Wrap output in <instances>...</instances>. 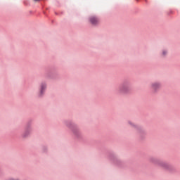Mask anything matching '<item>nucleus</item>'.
<instances>
[{
    "mask_svg": "<svg viewBox=\"0 0 180 180\" xmlns=\"http://www.w3.org/2000/svg\"><path fill=\"white\" fill-rule=\"evenodd\" d=\"M46 88H47V84H46V83H41L40 87V95H43V94H44Z\"/></svg>",
    "mask_w": 180,
    "mask_h": 180,
    "instance_id": "423d86ee",
    "label": "nucleus"
},
{
    "mask_svg": "<svg viewBox=\"0 0 180 180\" xmlns=\"http://www.w3.org/2000/svg\"><path fill=\"white\" fill-rule=\"evenodd\" d=\"M129 124L132 127H134V129H137L138 133H139V134H141V133H143V130L140 129V127H139V126L136 125L134 123L131 122H129Z\"/></svg>",
    "mask_w": 180,
    "mask_h": 180,
    "instance_id": "39448f33",
    "label": "nucleus"
},
{
    "mask_svg": "<svg viewBox=\"0 0 180 180\" xmlns=\"http://www.w3.org/2000/svg\"><path fill=\"white\" fill-rule=\"evenodd\" d=\"M23 137H26V134H23Z\"/></svg>",
    "mask_w": 180,
    "mask_h": 180,
    "instance_id": "1a4fd4ad",
    "label": "nucleus"
},
{
    "mask_svg": "<svg viewBox=\"0 0 180 180\" xmlns=\"http://www.w3.org/2000/svg\"><path fill=\"white\" fill-rule=\"evenodd\" d=\"M130 91V86L126 84H122L119 89L120 94H129Z\"/></svg>",
    "mask_w": 180,
    "mask_h": 180,
    "instance_id": "f03ea898",
    "label": "nucleus"
},
{
    "mask_svg": "<svg viewBox=\"0 0 180 180\" xmlns=\"http://www.w3.org/2000/svg\"><path fill=\"white\" fill-rule=\"evenodd\" d=\"M34 2H39L40 0H34Z\"/></svg>",
    "mask_w": 180,
    "mask_h": 180,
    "instance_id": "6e6552de",
    "label": "nucleus"
},
{
    "mask_svg": "<svg viewBox=\"0 0 180 180\" xmlns=\"http://www.w3.org/2000/svg\"><path fill=\"white\" fill-rule=\"evenodd\" d=\"M150 88L153 89V92H157V91L161 88V83L157 82H153L150 84Z\"/></svg>",
    "mask_w": 180,
    "mask_h": 180,
    "instance_id": "7ed1b4c3",
    "label": "nucleus"
},
{
    "mask_svg": "<svg viewBox=\"0 0 180 180\" xmlns=\"http://www.w3.org/2000/svg\"><path fill=\"white\" fill-rule=\"evenodd\" d=\"M154 162L155 164H157L158 165H159V167H160L163 169H166L167 171H171V169H172V166L164 162L155 161Z\"/></svg>",
    "mask_w": 180,
    "mask_h": 180,
    "instance_id": "f257e3e1",
    "label": "nucleus"
},
{
    "mask_svg": "<svg viewBox=\"0 0 180 180\" xmlns=\"http://www.w3.org/2000/svg\"><path fill=\"white\" fill-rule=\"evenodd\" d=\"M167 54H168V51H167V50H163V51H162V56L163 57H165V56H167Z\"/></svg>",
    "mask_w": 180,
    "mask_h": 180,
    "instance_id": "0eeeda50",
    "label": "nucleus"
},
{
    "mask_svg": "<svg viewBox=\"0 0 180 180\" xmlns=\"http://www.w3.org/2000/svg\"><path fill=\"white\" fill-rule=\"evenodd\" d=\"M89 22L91 25H98L99 23V18L96 16H91L89 18Z\"/></svg>",
    "mask_w": 180,
    "mask_h": 180,
    "instance_id": "20e7f679",
    "label": "nucleus"
}]
</instances>
